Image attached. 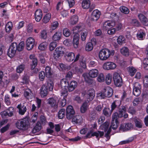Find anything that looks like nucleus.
<instances>
[{
    "instance_id": "nucleus-1",
    "label": "nucleus",
    "mask_w": 148,
    "mask_h": 148,
    "mask_svg": "<svg viewBox=\"0 0 148 148\" xmlns=\"http://www.w3.org/2000/svg\"><path fill=\"white\" fill-rule=\"evenodd\" d=\"M53 83L50 79H48L47 83L43 84L40 88V94L42 97H44L48 94V90L51 91L53 87Z\"/></svg>"
},
{
    "instance_id": "nucleus-2",
    "label": "nucleus",
    "mask_w": 148,
    "mask_h": 148,
    "mask_svg": "<svg viewBox=\"0 0 148 148\" xmlns=\"http://www.w3.org/2000/svg\"><path fill=\"white\" fill-rule=\"evenodd\" d=\"M114 51L113 50H110L107 49H103L99 51V56L101 60H106L110 56L114 55Z\"/></svg>"
},
{
    "instance_id": "nucleus-3",
    "label": "nucleus",
    "mask_w": 148,
    "mask_h": 148,
    "mask_svg": "<svg viewBox=\"0 0 148 148\" xmlns=\"http://www.w3.org/2000/svg\"><path fill=\"white\" fill-rule=\"evenodd\" d=\"M29 124V120L27 118L18 120L16 123L17 128L23 130H27Z\"/></svg>"
},
{
    "instance_id": "nucleus-4",
    "label": "nucleus",
    "mask_w": 148,
    "mask_h": 148,
    "mask_svg": "<svg viewBox=\"0 0 148 148\" xmlns=\"http://www.w3.org/2000/svg\"><path fill=\"white\" fill-rule=\"evenodd\" d=\"M126 110L127 109L125 106L120 105L118 107L116 111L114 112L112 115L114 118H121L123 117V114L126 113Z\"/></svg>"
},
{
    "instance_id": "nucleus-5",
    "label": "nucleus",
    "mask_w": 148,
    "mask_h": 148,
    "mask_svg": "<svg viewBox=\"0 0 148 148\" xmlns=\"http://www.w3.org/2000/svg\"><path fill=\"white\" fill-rule=\"evenodd\" d=\"M17 44L14 42L11 44L7 51V54L10 58L13 57L15 56L17 49Z\"/></svg>"
},
{
    "instance_id": "nucleus-6",
    "label": "nucleus",
    "mask_w": 148,
    "mask_h": 148,
    "mask_svg": "<svg viewBox=\"0 0 148 148\" xmlns=\"http://www.w3.org/2000/svg\"><path fill=\"white\" fill-rule=\"evenodd\" d=\"M69 86V82L68 80L65 79H62L60 82L59 85V87L62 89L64 91L61 92L62 95L65 94L67 92V90Z\"/></svg>"
},
{
    "instance_id": "nucleus-7",
    "label": "nucleus",
    "mask_w": 148,
    "mask_h": 148,
    "mask_svg": "<svg viewBox=\"0 0 148 148\" xmlns=\"http://www.w3.org/2000/svg\"><path fill=\"white\" fill-rule=\"evenodd\" d=\"M80 27L79 26L77 27H76L73 28V33L75 34L74 36L73 42V45L75 48H77L78 47L79 43V35L76 32H75V31L77 30V31L79 30Z\"/></svg>"
},
{
    "instance_id": "nucleus-8",
    "label": "nucleus",
    "mask_w": 148,
    "mask_h": 148,
    "mask_svg": "<svg viewBox=\"0 0 148 148\" xmlns=\"http://www.w3.org/2000/svg\"><path fill=\"white\" fill-rule=\"evenodd\" d=\"M113 79L115 86L119 87H121L122 86L123 84V80L118 73L116 72L114 73Z\"/></svg>"
},
{
    "instance_id": "nucleus-9",
    "label": "nucleus",
    "mask_w": 148,
    "mask_h": 148,
    "mask_svg": "<svg viewBox=\"0 0 148 148\" xmlns=\"http://www.w3.org/2000/svg\"><path fill=\"white\" fill-rule=\"evenodd\" d=\"M100 96L102 98H104L105 97H110L113 95L112 89L110 87H108L104 88L103 92L100 94Z\"/></svg>"
},
{
    "instance_id": "nucleus-10",
    "label": "nucleus",
    "mask_w": 148,
    "mask_h": 148,
    "mask_svg": "<svg viewBox=\"0 0 148 148\" xmlns=\"http://www.w3.org/2000/svg\"><path fill=\"white\" fill-rule=\"evenodd\" d=\"M75 114V112L72 106H68L66 108V118L70 120L72 119Z\"/></svg>"
},
{
    "instance_id": "nucleus-11",
    "label": "nucleus",
    "mask_w": 148,
    "mask_h": 148,
    "mask_svg": "<svg viewBox=\"0 0 148 148\" xmlns=\"http://www.w3.org/2000/svg\"><path fill=\"white\" fill-rule=\"evenodd\" d=\"M141 85L138 82L135 83L133 84V93L134 95L138 96L141 93Z\"/></svg>"
},
{
    "instance_id": "nucleus-12",
    "label": "nucleus",
    "mask_w": 148,
    "mask_h": 148,
    "mask_svg": "<svg viewBox=\"0 0 148 148\" xmlns=\"http://www.w3.org/2000/svg\"><path fill=\"white\" fill-rule=\"evenodd\" d=\"M47 103L50 105L55 110H56L58 107V100H57L56 99L53 98H50L47 99Z\"/></svg>"
},
{
    "instance_id": "nucleus-13",
    "label": "nucleus",
    "mask_w": 148,
    "mask_h": 148,
    "mask_svg": "<svg viewBox=\"0 0 148 148\" xmlns=\"http://www.w3.org/2000/svg\"><path fill=\"white\" fill-rule=\"evenodd\" d=\"M85 95L87 101L88 102L91 101L95 97V91L93 89H90L88 90Z\"/></svg>"
},
{
    "instance_id": "nucleus-14",
    "label": "nucleus",
    "mask_w": 148,
    "mask_h": 148,
    "mask_svg": "<svg viewBox=\"0 0 148 148\" xmlns=\"http://www.w3.org/2000/svg\"><path fill=\"white\" fill-rule=\"evenodd\" d=\"M14 112V108L11 107L6 110L1 112V114L2 117L11 116L13 115Z\"/></svg>"
},
{
    "instance_id": "nucleus-15",
    "label": "nucleus",
    "mask_w": 148,
    "mask_h": 148,
    "mask_svg": "<svg viewBox=\"0 0 148 148\" xmlns=\"http://www.w3.org/2000/svg\"><path fill=\"white\" fill-rule=\"evenodd\" d=\"M35 44V40L32 37L28 38L26 41V49L28 50H30L33 48Z\"/></svg>"
},
{
    "instance_id": "nucleus-16",
    "label": "nucleus",
    "mask_w": 148,
    "mask_h": 148,
    "mask_svg": "<svg viewBox=\"0 0 148 148\" xmlns=\"http://www.w3.org/2000/svg\"><path fill=\"white\" fill-rule=\"evenodd\" d=\"M116 67V65L113 62H107L104 63L103 65V68L106 70L114 69Z\"/></svg>"
},
{
    "instance_id": "nucleus-17",
    "label": "nucleus",
    "mask_w": 148,
    "mask_h": 148,
    "mask_svg": "<svg viewBox=\"0 0 148 148\" xmlns=\"http://www.w3.org/2000/svg\"><path fill=\"white\" fill-rule=\"evenodd\" d=\"M101 13L97 10H94L92 12L91 16V20L92 21H97L99 18Z\"/></svg>"
},
{
    "instance_id": "nucleus-18",
    "label": "nucleus",
    "mask_w": 148,
    "mask_h": 148,
    "mask_svg": "<svg viewBox=\"0 0 148 148\" xmlns=\"http://www.w3.org/2000/svg\"><path fill=\"white\" fill-rule=\"evenodd\" d=\"M115 25L114 21H107L103 23L102 28L104 30H107L114 26Z\"/></svg>"
},
{
    "instance_id": "nucleus-19",
    "label": "nucleus",
    "mask_w": 148,
    "mask_h": 148,
    "mask_svg": "<svg viewBox=\"0 0 148 148\" xmlns=\"http://www.w3.org/2000/svg\"><path fill=\"white\" fill-rule=\"evenodd\" d=\"M119 119L117 117H116H116L114 118V116L112 115L111 127L114 130L116 129L118 127V125L119 124V122L118 121Z\"/></svg>"
},
{
    "instance_id": "nucleus-20",
    "label": "nucleus",
    "mask_w": 148,
    "mask_h": 148,
    "mask_svg": "<svg viewBox=\"0 0 148 148\" xmlns=\"http://www.w3.org/2000/svg\"><path fill=\"white\" fill-rule=\"evenodd\" d=\"M92 42H88L87 43L85 47V49L86 51H91L93 48V45H95L96 44V40L95 39H92Z\"/></svg>"
},
{
    "instance_id": "nucleus-21",
    "label": "nucleus",
    "mask_w": 148,
    "mask_h": 148,
    "mask_svg": "<svg viewBox=\"0 0 148 148\" xmlns=\"http://www.w3.org/2000/svg\"><path fill=\"white\" fill-rule=\"evenodd\" d=\"M42 16V12L40 9H37L35 13V18L36 21L39 22L40 21Z\"/></svg>"
},
{
    "instance_id": "nucleus-22",
    "label": "nucleus",
    "mask_w": 148,
    "mask_h": 148,
    "mask_svg": "<svg viewBox=\"0 0 148 148\" xmlns=\"http://www.w3.org/2000/svg\"><path fill=\"white\" fill-rule=\"evenodd\" d=\"M29 58L31 60V62H32L31 65V69H33L35 68L37 64V59L35 57L34 55H31L30 56Z\"/></svg>"
},
{
    "instance_id": "nucleus-23",
    "label": "nucleus",
    "mask_w": 148,
    "mask_h": 148,
    "mask_svg": "<svg viewBox=\"0 0 148 148\" xmlns=\"http://www.w3.org/2000/svg\"><path fill=\"white\" fill-rule=\"evenodd\" d=\"M66 60L68 62L73 61L75 58V55L73 52H66L64 55Z\"/></svg>"
},
{
    "instance_id": "nucleus-24",
    "label": "nucleus",
    "mask_w": 148,
    "mask_h": 148,
    "mask_svg": "<svg viewBox=\"0 0 148 148\" xmlns=\"http://www.w3.org/2000/svg\"><path fill=\"white\" fill-rule=\"evenodd\" d=\"M138 17L142 23L144 25H148V20L143 14H140L138 15Z\"/></svg>"
},
{
    "instance_id": "nucleus-25",
    "label": "nucleus",
    "mask_w": 148,
    "mask_h": 148,
    "mask_svg": "<svg viewBox=\"0 0 148 148\" xmlns=\"http://www.w3.org/2000/svg\"><path fill=\"white\" fill-rule=\"evenodd\" d=\"M42 126L41 124L39 122H37L35 126L34 127L32 131L33 134H35L36 132H39L41 129Z\"/></svg>"
},
{
    "instance_id": "nucleus-26",
    "label": "nucleus",
    "mask_w": 148,
    "mask_h": 148,
    "mask_svg": "<svg viewBox=\"0 0 148 148\" xmlns=\"http://www.w3.org/2000/svg\"><path fill=\"white\" fill-rule=\"evenodd\" d=\"M62 35L61 32H57L52 36V39L54 41H58L61 39Z\"/></svg>"
},
{
    "instance_id": "nucleus-27",
    "label": "nucleus",
    "mask_w": 148,
    "mask_h": 148,
    "mask_svg": "<svg viewBox=\"0 0 148 148\" xmlns=\"http://www.w3.org/2000/svg\"><path fill=\"white\" fill-rule=\"evenodd\" d=\"M77 83L76 82L73 81L71 82L70 85L69 84L68 90L69 92L73 91L76 88L77 85Z\"/></svg>"
},
{
    "instance_id": "nucleus-28",
    "label": "nucleus",
    "mask_w": 148,
    "mask_h": 148,
    "mask_svg": "<svg viewBox=\"0 0 148 148\" xmlns=\"http://www.w3.org/2000/svg\"><path fill=\"white\" fill-rule=\"evenodd\" d=\"M112 112L111 110L108 108H105L103 110V114L107 117L110 116Z\"/></svg>"
},
{
    "instance_id": "nucleus-29",
    "label": "nucleus",
    "mask_w": 148,
    "mask_h": 148,
    "mask_svg": "<svg viewBox=\"0 0 148 148\" xmlns=\"http://www.w3.org/2000/svg\"><path fill=\"white\" fill-rule=\"evenodd\" d=\"M46 77L47 78H50L52 75V71L50 67L47 66L45 69Z\"/></svg>"
},
{
    "instance_id": "nucleus-30",
    "label": "nucleus",
    "mask_w": 148,
    "mask_h": 148,
    "mask_svg": "<svg viewBox=\"0 0 148 148\" xmlns=\"http://www.w3.org/2000/svg\"><path fill=\"white\" fill-rule=\"evenodd\" d=\"M98 74V71L97 70L94 69L90 70L89 72V76L92 78H95L96 77Z\"/></svg>"
},
{
    "instance_id": "nucleus-31",
    "label": "nucleus",
    "mask_w": 148,
    "mask_h": 148,
    "mask_svg": "<svg viewBox=\"0 0 148 148\" xmlns=\"http://www.w3.org/2000/svg\"><path fill=\"white\" fill-rule=\"evenodd\" d=\"M95 136L97 138H98L99 136V133L97 132H93V131L92 130H90L89 132L87 133L86 136V138H90L92 136Z\"/></svg>"
},
{
    "instance_id": "nucleus-32",
    "label": "nucleus",
    "mask_w": 148,
    "mask_h": 148,
    "mask_svg": "<svg viewBox=\"0 0 148 148\" xmlns=\"http://www.w3.org/2000/svg\"><path fill=\"white\" fill-rule=\"evenodd\" d=\"M90 1L89 0H83L82 3V8L84 9L88 8L90 5Z\"/></svg>"
},
{
    "instance_id": "nucleus-33",
    "label": "nucleus",
    "mask_w": 148,
    "mask_h": 148,
    "mask_svg": "<svg viewBox=\"0 0 148 148\" xmlns=\"http://www.w3.org/2000/svg\"><path fill=\"white\" fill-rule=\"evenodd\" d=\"M82 119V117L80 115H76L74 116L72 119V121L76 123H79L81 122Z\"/></svg>"
},
{
    "instance_id": "nucleus-34",
    "label": "nucleus",
    "mask_w": 148,
    "mask_h": 148,
    "mask_svg": "<svg viewBox=\"0 0 148 148\" xmlns=\"http://www.w3.org/2000/svg\"><path fill=\"white\" fill-rule=\"evenodd\" d=\"M79 61L81 66L84 69L86 68V66L84 58L81 56L80 58Z\"/></svg>"
},
{
    "instance_id": "nucleus-35",
    "label": "nucleus",
    "mask_w": 148,
    "mask_h": 148,
    "mask_svg": "<svg viewBox=\"0 0 148 148\" xmlns=\"http://www.w3.org/2000/svg\"><path fill=\"white\" fill-rule=\"evenodd\" d=\"M60 70L61 71L68 70L71 69V66L67 65H66L63 64H60Z\"/></svg>"
},
{
    "instance_id": "nucleus-36",
    "label": "nucleus",
    "mask_w": 148,
    "mask_h": 148,
    "mask_svg": "<svg viewBox=\"0 0 148 148\" xmlns=\"http://www.w3.org/2000/svg\"><path fill=\"white\" fill-rule=\"evenodd\" d=\"M65 116V110L64 109H60L58 113V117L60 119H62Z\"/></svg>"
},
{
    "instance_id": "nucleus-37",
    "label": "nucleus",
    "mask_w": 148,
    "mask_h": 148,
    "mask_svg": "<svg viewBox=\"0 0 148 148\" xmlns=\"http://www.w3.org/2000/svg\"><path fill=\"white\" fill-rule=\"evenodd\" d=\"M121 52L122 54L125 56H128L129 53L128 48L127 47H124L121 50Z\"/></svg>"
},
{
    "instance_id": "nucleus-38",
    "label": "nucleus",
    "mask_w": 148,
    "mask_h": 148,
    "mask_svg": "<svg viewBox=\"0 0 148 148\" xmlns=\"http://www.w3.org/2000/svg\"><path fill=\"white\" fill-rule=\"evenodd\" d=\"M12 23L11 22H8L5 26V30L6 32L8 33H9L12 29Z\"/></svg>"
},
{
    "instance_id": "nucleus-39",
    "label": "nucleus",
    "mask_w": 148,
    "mask_h": 148,
    "mask_svg": "<svg viewBox=\"0 0 148 148\" xmlns=\"http://www.w3.org/2000/svg\"><path fill=\"white\" fill-rule=\"evenodd\" d=\"M51 17V14L49 13H47L43 17L42 21L43 23H46L48 22Z\"/></svg>"
},
{
    "instance_id": "nucleus-40",
    "label": "nucleus",
    "mask_w": 148,
    "mask_h": 148,
    "mask_svg": "<svg viewBox=\"0 0 148 148\" xmlns=\"http://www.w3.org/2000/svg\"><path fill=\"white\" fill-rule=\"evenodd\" d=\"M125 38L123 36H120L117 39V41L119 44V45H122L125 43Z\"/></svg>"
},
{
    "instance_id": "nucleus-41",
    "label": "nucleus",
    "mask_w": 148,
    "mask_h": 148,
    "mask_svg": "<svg viewBox=\"0 0 148 148\" xmlns=\"http://www.w3.org/2000/svg\"><path fill=\"white\" fill-rule=\"evenodd\" d=\"M88 108V103L86 102L84 103L80 108V111L81 113H84L86 111Z\"/></svg>"
},
{
    "instance_id": "nucleus-42",
    "label": "nucleus",
    "mask_w": 148,
    "mask_h": 148,
    "mask_svg": "<svg viewBox=\"0 0 148 148\" xmlns=\"http://www.w3.org/2000/svg\"><path fill=\"white\" fill-rule=\"evenodd\" d=\"M78 21V16L76 15H74L71 18V24L73 25L75 24Z\"/></svg>"
},
{
    "instance_id": "nucleus-43",
    "label": "nucleus",
    "mask_w": 148,
    "mask_h": 148,
    "mask_svg": "<svg viewBox=\"0 0 148 148\" xmlns=\"http://www.w3.org/2000/svg\"><path fill=\"white\" fill-rule=\"evenodd\" d=\"M109 123L108 122H106L102 125L100 126V128L102 130H103L104 132H106L109 127Z\"/></svg>"
},
{
    "instance_id": "nucleus-44",
    "label": "nucleus",
    "mask_w": 148,
    "mask_h": 148,
    "mask_svg": "<svg viewBox=\"0 0 148 148\" xmlns=\"http://www.w3.org/2000/svg\"><path fill=\"white\" fill-rule=\"evenodd\" d=\"M134 121L136 127L139 128H141L142 127L143 125L140 120L135 119H134Z\"/></svg>"
},
{
    "instance_id": "nucleus-45",
    "label": "nucleus",
    "mask_w": 148,
    "mask_h": 148,
    "mask_svg": "<svg viewBox=\"0 0 148 148\" xmlns=\"http://www.w3.org/2000/svg\"><path fill=\"white\" fill-rule=\"evenodd\" d=\"M85 81L86 82L89 84H91L93 83V80L92 79L90 78L88 75L86 74H83V75Z\"/></svg>"
},
{
    "instance_id": "nucleus-46",
    "label": "nucleus",
    "mask_w": 148,
    "mask_h": 148,
    "mask_svg": "<svg viewBox=\"0 0 148 148\" xmlns=\"http://www.w3.org/2000/svg\"><path fill=\"white\" fill-rule=\"evenodd\" d=\"M47 42H43L39 45L38 48L40 50H44L47 48Z\"/></svg>"
},
{
    "instance_id": "nucleus-47",
    "label": "nucleus",
    "mask_w": 148,
    "mask_h": 148,
    "mask_svg": "<svg viewBox=\"0 0 148 148\" xmlns=\"http://www.w3.org/2000/svg\"><path fill=\"white\" fill-rule=\"evenodd\" d=\"M112 80V75L110 74H108L106 75V83L109 85L110 84Z\"/></svg>"
},
{
    "instance_id": "nucleus-48",
    "label": "nucleus",
    "mask_w": 148,
    "mask_h": 148,
    "mask_svg": "<svg viewBox=\"0 0 148 148\" xmlns=\"http://www.w3.org/2000/svg\"><path fill=\"white\" fill-rule=\"evenodd\" d=\"M25 43L24 42L22 41L18 45H17V50L19 51H22L23 49Z\"/></svg>"
},
{
    "instance_id": "nucleus-49",
    "label": "nucleus",
    "mask_w": 148,
    "mask_h": 148,
    "mask_svg": "<svg viewBox=\"0 0 148 148\" xmlns=\"http://www.w3.org/2000/svg\"><path fill=\"white\" fill-rule=\"evenodd\" d=\"M118 102L117 101H115L112 103L111 105V110L112 112L116 108H117V109H118V107L119 106L117 104Z\"/></svg>"
},
{
    "instance_id": "nucleus-50",
    "label": "nucleus",
    "mask_w": 148,
    "mask_h": 148,
    "mask_svg": "<svg viewBox=\"0 0 148 148\" xmlns=\"http://www.w3.org/2000/svg\"><path fill=\"white\" fill-rule=\"evenodd\" d=\"M128 70L129 74L132 76H133L136 72V70L133 67H129Z\"/></svg>"
},
{
    "instance_id": "nucleus-51",
    "label": "nucleus",
    "mask_w": 148,
    "mask_h": 148,
    "mask_svg": "<svg viewBox=\"0 0 148 148\" xmlns=\"http://www.w3.org/2000/svg\"><path fill=\"white\" fill-rule=\"evenodd\" d=\"M120 10L121 12L125 14H127L129 12L128 9L124 6H121L120 8Z\"/></svg>"
},
{
    "instance_id": "nucleus-52",
    "label": "nucleus",
    "mask_w": 148,
    "mask_h": 148,
    "mask_svg": "<svg viewBox=\"0 0 148 148\" xmlns=\"http://www.w3.org/2000/svg\"><path fill=\"white\" fill-rule=\"evenodd\" d=\"M25 68L24 64H21L18 66L16 69V72L19 73H21L24 70Z\"/></svg>"
},
{
    "instance_id": "nucleus-53",
    "label": "nucleus",
    "mask_w": 148,
    "mask_h": 148,
    "mask_svg": "<svg viewBox=\"0 0 148 148\" xmlns=\"http://www.w3.org/2000/svg\"><path fill=\"white\" fill-rule=\"evenodd\" d=\"M145 36V34L143 32H138L137 34V36L139 40H142Z\"/></svg>"
},
{
    "instance_id": "nucleus-54",
    "label": "nucleus",
    "mask_w": 148,
    "mask_h": 148,
    "mask_svg": "<svg viewBox=\"0 0 148 148\" xmlns=\"http://www.w3.org/2000/svg\"><path fill=\"white\" fill-rule=\"evenodd\" d=\"M97 80L99 82H103L105 81V76L104 75L101 73L98 75L97 77Z\"/></svg>"
},
{
    "instance_id": "nucleus-55",
    "label": "nucleus",
    "mask_w": 148,
    "mask_h": 148,
    "mask_svg": "<svg viewBox=\"0 0 148 148\" xmlns=\"http://www.w3.org/2000/svg\"><path fill=\"white\" fill-rule=\"evenodd\" d=\"M62 56V55L57 51L55 50L53 53V57L55 59H57L59 58Z\"/></svg>"
},
{
    "instance_id": "nucleus-56",
    "label": "nucleus",
    "mask_w": 148,
    "mask_h": 148,
    "mask_svg": "<svg viewBox=\"0 0 148 148\" xmlns=\"http://www.w3.org/2000/svg\"><path fill=\"white\" fill-rule=\"evenodd\" d=\"M89 119L91 120H94L96 117V115L94 111H91L89 115Z\"/></svg>"
},
{
    "instance_id": "nucleus-57",
    "label": "nucleus",
    "mask_w": 148,
    "mask_h": 148,
    "mask_svg": "<svg viewBox=\"0 0 148 148\" xmlns=\"http://www.w3.org/2000/svg\"><path fill=\"white\" fill-rule=\"evenodd\" d=\"M39 76L40 79L41 81H42L44 80L46 75L44 71H41L39 72Z\"/></svg>"
},
{
    "instance_id": "nucleus-58",
    "label": "nucleus",
    "mask_w": 148,
    "mask_h": 148,
    "mask_svg": "<svg viewBox=\"0 0 148 148\" xmlns=\"http://www.w3.org/2000/svg\"><path fill=\"white\" fill-rule=\"evenodd\" d=\"M55 50L60 53L62 55L64 53L65 49L63 47H57Z\"/></svg>"
},
{
    "instance_id": "nucleus-59",
    "label": "nucleus",
    "mask_w": 148,
    "mask_h": 148,
    "mask_svg": "<svg viewBox=\"0 0 148 148\" xmlns=\"http://www.w3.org/2000/svg\"><path fill=\"white\" fill-rule=\"evenodd\" d=\"M57 43L55 42H51L49 45V49L50 51L53 50L57 46Z\"/></svg>"
},
{
    "instance_id": "nucleus-60",
    "label": "nucleus",
    "mask_w": 148,
    "mask_h": 148,
    "mask_svg": "<svg viewBox=\"0 0 148 148\" xmlns=\"http://www.w3.org/2000/svg\"><path fill=\"white\" fill-rule=\"evenodd\" d=\"M63 34L66 37L69 36L71 34L70 30L67 28L64 29L63 30Z\"/></svg>"
},
{
    "instance_id": "nucleus-61",
    "label": "nucleus",
    "mask_w": 148,
    "mask_h": 148,
    "mask_svg": "<svg viewBox=\"0 0 148 148\" xmlns=\"http://www.w3.org/2000/svg\"><path fill=\"white\" fill-rule=\"evenodd\" d=\"M131 23L134 26L136 27H139L140 25V22L136 19L132 20Z\"/></svg>"
},
{
    "instance_id": "nucleus-62",
    "label": "nucleus",
    "mask_w": 148,
    "mask_h": 148,
    "mask_svg": "<svg viewBox=\"0 0 148 148\" xmlns=\"http://www.w3.org/2000/svg\"><path fill=\"white\" fill-rule=\"evenodd\" d=\"M143 66L144 68L146 69H148V58H145L143 61Z\"/></svg>"
},
{
    "instance_id": "nucleus-63",
    "label": "nucleus",
    "mask_w": 148,
    "mask_h": 148,
    "mask_svg": "<svg viewBox=\"0 0 148 148\" xmlns=\"http://www.w3.org/2000/svg\"><path fill=\"white\" fill-rule=\"evenodd\" d=\"M10 127V125L8 124L6 126L2 128L1 129V132L3 133L8 130Z\"/></svg>"
},
{
    "instance_id": "nucleus-64",
    "label": "nucleus",
    "mask_w": 148,
    "mask_h": 148,
    "mask_svg": "<svg viewBox=\"0 0 148 148\" xmlns=\"http://www.w3.org/2000/svg\"><path fill=\"white\" fill-rule=\"evenodd\" d=\"M5 103L7 105H10L11 104L10 96L8 95H6L5 96Z\"/></svg>"
}]
</instances>
